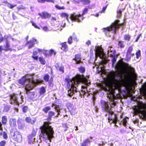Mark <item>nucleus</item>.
Here are the masks:
<instances>
[{
	"instance_id": "f257e3e1",
	"label": "nucleus",
	"mask_w": 146,
	"mask_h": 146,
	"mask_svg": "<svg viewBox=\"0 0 146 146\" xmlns=\"http://www.w3.org/2000/svg\"><path fill=\"white\" fill-rule=\"evenodd\" d=\"M115 69L116 71L120 72L125 76V79L123 80H116L115 79V72H110L108 75V80L98 84V86L102 89L107 90V86H111L112 81L113 82L115 88L119 90L121 89V86L127 87L130 83L135 82L137 76L133 68L128 66L127 64L120 60L117 63Z\"/></svg>"
},
{
	"instance_id": "f03ea898",
	"label": "nucleus",
	"mask_w": 146,
	"mask_h": 146,
	"mask_svg": "<svg viewBox=\"0 0 146 146\" xmlns=\"http://www.w3.org/2000/svg\"><path fill=\"white\" fill-rule=\"evenodd\" d=\"M55 115L54 112L50 111L46 119L48 121L44 122L43 124L40 127V137L43 139H48L51 142L52 139L54 137V131L52 126L50 125L51 124L49 122L52 119V117Z\"/></svg>"
},
{
	"instance_id": "7ed1b4c3",
	"label": "nucleus",
	"mask_w": 146,
	"mask_h": 146,
	"mask_svg": "<svg viewBox=\"0 0 146 146\" xmlns=\"http://www.w3.org/2000/svg\"><path fill=\"white\" fill-rule=\"evenodd\" d=\"M64 81L66 84V88L68 90V95L71 97L74 94V92L76 90L75 85L78 84L80 82H86V79L84 75L78 74L72 79L66 78Z\"/></svg>"
},
{
	"instance_id": "20e7f679",
	"label": "nucleus",
	"mask_w": 146,
	"mask_h": 146,
	"mask_svg": "<svg viewBox=\"0 0 146 146\" xmlns=\"http://www.w3.org/2000/svg\"><path fill=\"white\" fill-rule=\"evenodd\" d=\"M133 109L134 115H138L140 119L146 121V103L139 101L137 105L133 106Z\"/></svg>"
},
{
	"instance_id": "39448f33",
	"label": "nucleus",
	"mask_w": 146,
	"mask_h": 146,
	"mask_svg": "<svg viewBox=\"0 0 146 146\" xmlns=\"http://www.w3.org/2000/svg\"><path fill=\"white\" fill-rule=\"evenodd\" d=\"M101 105L102 110L104 111L109 113V115L108 117V122L111 123H113L116 124L117 121L116 116L114 114V117L112 119L110 115H112L114 114L113 112L111 110V108H110L109 105L106 101H103L101 102Z\"/></svg>"
},
{
	"instance_id": "423d86ee",
	"label": "nucleus",
	"mask_w": 146,
	"mask_h": 146,
	"mask_svg": "<svg viewBox=\"0 0 146 146\" xmlns=\"http://www.w3.org/2000/svg\"><path fill=\"white\" fill-rule=\"evenodd\" d=\"M123 25V24L120 23L119 20H117L113 23L110 27L103 28V31L104 33H106L112 31L113 33H115L116 30Z\"/></svg>"
},
{
	"instance_id": "0eeeda50",
	"label": "nucleus",
	"mask_w": 146,
	"mask_h": 146,
	"mask_svg": "<svg viewBox=\"0 0 146 146\" xmlns=\"http://www.w3.org/2000/svg\"><path fill=\"white\" fill-rule=\"evenodd\" d=\"M29 82L32 85V86L29 85H27L25 87V89L26 92H29V90H32L34 87L38 85L39 83H42V81L41 80H36L35 81L32 79L29 80Z\"/></svg>"
},
{
	"instance_id": "6e6552de",
	"label": "nucleus",
	"mask_w": 146,
	"mask_h": 146,
	"mask_svg": "<svg viewBox=\"0 0 146 146\" xmlns=\"http://www.w3.org/2000/svg\"><path fill=\"white\" fill-rule=\"evenodd\" d=\"M70 18L72 21L78 23H80L84 19V17L81 14H79L76 15L74 13L70 15Z\"/></svg>"
},
{
	"instance_id": "1a4fd4ad",
	"label": "nucleus",
	"mask_w": 146,
	"mask_h": 146,
	"mask_svg": "<svg viewBox=\"0 0 146 146\" xmlns=\"http://www.w3.org/2000/svg\"><path fill=\"white\" fill-rule=\"evenodd\" d=\"M9 96L10 99L9 102L11 104L17 105H19V103L18 101L17 98L14 93L10 94L9 95Z\"/></svg>"
},
{
	"instance_id": "9d476101",
	"label": "nucleus",
	"mask_w": 146,
	"mask_h": 146,
	"mask_svg": "<svg viewBox=\"0 0 146 146\" xmlns=\"http://www.w3.org/2000/svg\"><path fill=\"white\" fill-rule=\"evenodd\" d=\"M95 55L96 56H99L100 58L102 57L104 55L103 49L100 46H96L95 50Z\"/></svg>"
},
{
	"instance_id": "9b49d317",
	"label": "nucleus",
	"mask_w": 146,
	"mask_h": 146,
	"mask_svg": "<svg viewBox=\"0 0 146 146\" xmlns=\"http://www.w3.org/2000/svg\"><path fill=\"white\" fill-rule=\"evenodd\" d=\"M15 129L16 130L13 131V134L12 135V137L14 140L18 142H19L21 140V135L19 132L17 130V129Z\"/></svg>"
},
{
	"instance_id": "f8f14e48",
	"label": "nucleus",
	"mask_w": 146,
	"mask_h": 146,
	"mask_svg": "<svg viewBox=\"0 0 146 146\" xmlns=\"http://www.w3.org/2000/svg\"><path fill=\"white\" fill-rule=\"evenodd\" d=\"M50 77L49 75L48 74H46L44 75L43 78L45 82H48V84L49 86H51V85H53V77H51L50 79L49 80Z\"/></svg>"
},
{
	"instance_id": "ddd939ff",
	"label": "nucleus",
	"mask_w": 146,
	"mask_h": 146,
	"mask_svg": "<svg viewBox=\"0 0 146 146\" xmlns=\"http://www.w3.org/2000/svg\"><path fill=\"white\" fill-rule=\"evenodd\" d=\"M133 50V48L132 46H130L128 48L126 54V57L127 58L130 59L131 57L134 56V53H131V52Z\"/></svg>"
},
{
	"instance_id": "4468645a",
	"label": "nucleus",
	"mask_w": 146,
	"mask_h": 146,
	"mask_svg": "<svg viewBox=\"0 0 146 146\" xmlns=\"http://www.w3.org/2000/svg\"><path fill=\"white\" fill-rule=\"evenodd\" d=\"M38 15L42 19H49L51 16V14L45 11H43L41 13H39Z\"/></svg>"
},
{
	"instance_id": "2eb2a0df",
	"label": "nucleus",
	"mask_w": 146,
	"mask_h": 146,
	"mask_svg": "<svg viewBox=\"0 0 146 146\" xmlns=\"http://www.w3.org/2000/svg\"><path fill=\"white\" fill-rule=\"evenodd\" d=\"M73 59L75 61L76 64H80L83 63V62L81 61V54L80 53L75 54Z\"/></svg>"
},
{
	"instance_id": "dca6fc26",
	"label": "nucleus",
	"mask_w": 146,
	"mask_h": 146,
	"mask_svg": "<svg viewBox=\"0 0 146 146\" xmlns=\"http://www.w3.org/2000/svg\"><path fill=\"white\" fill-rule=\"evenodd\" d=\"M36 42V40L33 39L32 40H29L27 41L26 43V45L28 46L29 48H30L33 47L35 44V42Z\"/></svg>"
},
{
	"instance_id": "f3484780",
	"label": "nucleus",
	"mask_w": 146,
	"mask_h": 146,
	"mask_svg": "<svg viewBox=\"0 0 146 146\" xmlns=\"http://www.w3.org/2000/svg\"><path fill=\"white\" fill-rule=\"evenodd\" d=\"M9 124L10 126L12 127H16V120L15 119L11 118L9 120Z\"/></svg>"
},
{
	"instance_id": "a211bd4d",
	"label": "nucleus",
	"mask_w": 146,
	"mask_h": 146,
	"mask_svg": "<svg viewBox=\"0 0 146 146\" xmlns=\"http://www.w3.org/2000/svg\"><path fill=\"white\" fill-rule=\"evenodd\" d=\"M26 93L28 95V98L32 100L36 97V95L34 92H26Z\"/></svg>"
},
{
	"instance_id": "6ab92c4d",
	"label": "nucleus",
	"mask_w": 146,
	"mask_h": 146,
	"mask_svg": "<svg viewBox=\"0 0 146 146\" xmlns=\"http://www.w3.org/2000/svg\"><path fill=\"white\" fill-rule=\"evenodd\" d=\"M92 142V141L88 139H86L84 140L80 144V146H87L88 144L90 145V143Z\"/></svg>"
},
{
	"instance_id": "aec40b11",
	"label": "nucleus",
	"mask_w": 146,
	"mask_h": 146,
	"mask_svg": "<svg viewBox=\"0 0 146 146\" xmlns=\"http://www.w3.org/2000/svg\"><path fill=\"white\" fill-rule=\"evenodd\" d=\"M26 121L28 123H30L31 124H34L36 121L35 118H34L33 120H32L30 117H27L25 119Z\"/></svg>"
},
{
	"instance_id": "412c9836",
	"label": "nucleus",
	"mask_w": 146,
	"mask_h": 146,
	"mask_svg": "<svg viewBox=\"0 0 146 146\" xmlns=\"http://www.w3.org/2000/svg\"><path fill=\"white\" fill-rule=\"evenodd\" d=\"M4 50L5 51H11L12 49L10 47L8 41H7L6 42V44L4 45Z\"/></svg>"
},
{
	"instance_id": "4be33fe9",
	"label": "nucleus",
	"mask_w": 146,
	"mask_h": 146,
	"mask_svg": "<svg viewBox=\"0 0 146 146\" xmlns=\"http://www.w3.org/2000/svg\"><path fill=\"white\" fill-rule=\"evenodd\" d=\"M26 80V78L25 76L22 77L18 80V83L22 85H24Z\"/></svg>"
},
{
	"instance_id": "5701e85b",
	"label": "nucleus",
	"mask_w": 146,
	"mask_h": 146,
	"mask_svg": "<svg viewBox=\"0 0 146 146\" xmlns=\"http://www.w3.org/2000/svg\"><path fill=\"white\" fill-rule=\"evenodd\" d=\"M143 96L146 95V83L143 86V88L140 90Z\"/></svg>"
},
{
	"instance_id": "b1692460",
	"label": "nucleus",
	"mask_w": 146,
	"mask_h": 146,
	"mask_svg": "<svg viewBox=\"0 0 146 146\" xmlns=\"http://www.w3.org/2000/svg\"><path fill=\"white\" fill-rule=\"evenodd\" d=\"M25 9V7L23 5H21L19 7H17V8L16 12L17 13L21 14L20 13V12H22V10H24Z\"/></svg>"
},
{
	"instance_id": "393cba45",
	"label": "nucleus",
	"mask_w": 146,
	"mask_h": 146,
	"mask_svg": "<svg viewBox=\"0 0 146 146\" xmlns=\"http://www.w3.org/2000/svg\"><path fill=\"white\" fill-rule=\"evenodd\" d=\"M37 2L39 3H44L46 2L48 3H54L55 0H37Z\"/></svg>"
},
{
	"instance_id": "a878e982",
	"label": "nucleus",
	"mask_w": 146,
	"mask_h": 146,
	"mask_svg": "<svg viewBox=\"0 0 146 146\" xmlns=\"http://www.w3.org/2000/svg\"><path fill=\"white\" fill-rule=\"evenodd\" d=\"M7 122V117L6 116H2L1 117V123L3 125H6Z\"/></svg>"
},
{
	"instance_id": "bb28decb",
	"label": "nucleus",
	"mask_w": 146,
	"mask_h": 146,
	"mask_svg": "<svg viewBox=\"0 0 146 146\" xmlns=\"http://www.w3.org/2000/svg\"><path fill=\"white\" fill-rule=\"evenodd\" d=\"M46 92V88L45 87H42L39 89V93L40 95L44 94Z\"/></svg>"
},
{
	"instance_id": "cd10ccee",
	"label": "nucleus",
	"mask_w": 146,
	"mask_h": 146,
	"mask_svg": "<svg viewBox=\"0 0 146 146\" xmlns=\"http://www.w3.org/2000/svg\"><path fill=\"white\" fill-rule=\"evenodd\" d=\"M39 62L42 65H45L46 63V60L42 56H40L38 58Z\"/></svg>"
},
{
	"instance_id": "c85d7f7f",
	"label": "nucleus",
	"mask_w": 146,
	"mask_h": 146,
	"mask_svg": "<svg viewBox=\"0 0 146 146\" xmlns=\"http://www.w3.org/2000/svg\"><path fill=\"white\" fill-rule=\"evenodd\" d=\"M38 52L36 51H33L32 58L34 60H37L38 58V56H36Z\"/></svg>"
},
{
	"instance_id": "c756f323",
	"label": "nucleus",
	"mask_w": 146,
	"mask_h": 146,
	"mask_svg": "<svg viewBox=\"0 0 146 146\" xmlns=\"http://www.w3.org/2000/svg\"><path fill=\"white\" fill-rule=\"evenodd\" d=\"M131 38V36L129 34H125L124 36V39L127 41H130Z\"/></svg>"
},
{
	"instance_id": "7c9ffc66",
	"label": "nucleus",
	"mask_w": 146,
	"mask_h": 146,
	"mask_svg": "<svg viewBox=\"0 0 146 146\" xmlns=\"http://www.w3.org/2000/svg\"><path fill=\"white\" fill-rule=\"evenodd\" d=\"M110 51L109 55L110 57H112L117 55L116 54V51L115 50H111L110 49Z\"/></svg>"
},
{
	"instance_id": "2f4dec72",
	"label": "nucleus",
	"mask_w": 146,
	"mask_h": 146,
	"mask_svg": "<svg viewBox=\"0 0 146 146\" xmlns=\"http://www.w3.org/2000/svg\"><path fill=\"white\" fill-rule=\"evenodd\" d=\"M129 119V118L126 117L125 118H123L122 120L121 121V122L122 123L123 125L125 127L126 125V124L127 123V120Z\"/></svg>"
},
{
	"instance_id": "473e14b6",
	"label": "nucleus",
	"mask_w": 146,
	"mask_h": 146,
	"mask_svg": "<svg viewBox=\"0 0 146 146\" xmlns=\"http://www.w3.org/2000/svg\"><path fill=\"white\" fill-rule=\"evenodd\" d=\"M124 9H122L121 10H119L117 11V17L120 18L122 15V12L124 10Z\"/></svg>"
},
{
	"instance_id": "72a5a7b5",
	"label": "nucleus",
	"mask_w": 146,
	"mask_h": 146,
	"mask_svg": "<svg viewBox=\"0 0 146 146\" xmlns=\"http://www.w3.org/2000/svg\"><path fill=\"white\" fill-rule=\"evenodd\" d=\"M60 15V17L62 18H65L67 21H68V15L67 13H61Z\"/></svg>"
},
{
	"instance_id": "f704fd0d",
	"label": "nucleus",
	"mask_w": 146,
	"mask_h": 146,
	"mask_svg": "<svg viewBox=\"0 0 146 146\" xmlns=\"http://www.w3.org/2000/svg\"><path fill=\"white\" fill-rule=\"evenodd\" d=\"M51 109V108L50 106H46L44 107L42 109V110L45 113L48 112V111Z\"/></svg>"
},
{
	"instance_id": "c9c22d12",
	"label": "nucleus",
	"mask_w": 146,
	"mask_h": 146,
	"mask_svg": "<svg viewBox=\"0 0 146 146\" xmlns=\"http://www.w3.org/2000/svg\"><path fill=\"white\" fill-rule=\"evenodd\" d=\"M22 109L23 112L24 113H26L28 111V106H22Z\"/></svg>"
},
{
	"instance_id": "e433bc0d",
	"label": "nucleus",
	"mask_w": 146,
	"mask_h": 146,
	"mask_svg": "<svg viewBox=\"0 0 146 146\" xmlns=\"http://www.w3.org/2000/svg\"><path fill=\"white\" fill-rule=\"evenodd\" d=\"M90 0H82V3L84 5H88L90 3Z\"/></svg>"
},
{
	"instance_id": "4c0bfd02",
	"label": "nucleus",
	"mask_w": 146,
	"mask_h": 146,
	"mask_svg": "<svg viewBox=\"0 0 146 146\" xmlns=\"http://www.w3.org/2000/svg\"><path fill=\"white\" fill-rule=\"evenodd\" d=\"M49 56H51L52 55H55L56 53V52L54 50L52 49H50L49 51Z\"/></svg>"
},
{
	"instance_id": "58836bf2",
	"label": "nucleus",
	"mask_w": 146,
	"mask_h": 146,
	"mask_svg": "<svg viewBox=\"0 0 146 146\" xmlns=\"http://www.w3.org/2000/svg\"><path fill=\"white\" fill-rule=\"evenodd\" d=\"M113 58L111 60L112 65L113 66V65H114L115 63L116 60V58L117 57V56H114L112 57Z\"/></svg>"
},
{
	"instance_id": "ea45409f",
	"label": "nucleus",
	"mask_w": 146,
	"mask_h": 146,
	"mask_svg": "<svg viewBox=\"0 0 146 146\" xmlns=\"http://www.w3.org/2000/svg\"><path fill=\"white\" fill-rule=\"evenodd\" d=\"M78 69L80 72L81 73H83L85 72V69L84 67L82 66H80L78 68Z\"/></svg>"
},
{
	"instance_id": "a19ab883",
	"label": "nucleus",
	"mask_w": 146,
	"mask_h": 146,
	"mask_svg": "<svg viewBox=\"0 0 146 146\" xmlns=\"http://www.w3.org/2000/svg\"><path fill=\"white\" fill-rule=\"evenodd\" d=\"M60 45L62 47L64 48V50H66L68 48V46L65 42H63L61 43Z\"/></svg>"
},
{
	"instance_id": "79ce46f5",
	"label": "nucleus",
	"mask_w": 146,
	"mask_h": 146,
	"mask_svg": "<svg viewBox=\"0 0 146 146\" xmlns=\"http://www.w3.org/2000/svg\"><path fill=\"white\" fill-rule=\"evenodd\" d=\"M10 106L8 105H5L4 107L3 111L5 112H8L9 110Z\"/></svg>"
},
{
	"instance_id": "37998d69",
	"label": "nucleus",
	"mask_w": 146,
	"mask_h": 146,
	"mask_svg": "<svg viewBox=\"0 0 146 146\" xmlns=\"http://www.w3.org/2000/svg\"><path fill=\"white\" fill-rule=\"evenodd\" d=\"M123 41H119L118 45L121 48H123L124 47L125 45Z\"/></svg>"
},
{
	"instance_id": "c03bdc74",
	"label": "nucleus",
	"mask_w": 146,
	"mask_h": 146,
	"mask_svg": "<svg viewBox=\"0 0 146 146\" xmlns=\"http://www.w3.org/2000/svg\"><path fill=\"white\" fill-rule=\"evenodd\" d=\"M136 58L137 59H138L141 56V51L139 50L136 52Z\"/></svg>"
},
{
	"instance_id": "a18cd8bd",
	"label": "nucleus",
	"mask_w": 146,
	"mask_h": 146,
	"mask_svg": "<svg viewBox=\"0 0 146 146\" xmlns=\"http://www.w3.org/2000/svg\"><path fill=\"white\" fill-rule=\"evenodd\" d=\"M31 23L32 24L33 26L35 28L38 29H40V28L38 26L36 23H34L33 21H31Z\"/></svg>"
},
{
	"instance_id": "49530a36",
	"label": "nucleus",
	"mask_w": 146,
	"mask_h": 146,
	"mask_svg": "<svg viewBox=\"0 0 146 146\" xmlns=\"http://www.w3.org/2000/svg\"><path fill=\"white\" fill-rule=\"evenodd\" d=\"M68 42L69 44H71L72 42V36H70L68 39Z\"/></svg>"
},
{
	"instance_id": "de8ad7c7",
	"label": "nucleus",
	"mask_w": 146,
	"mask_h": 146,
	"mask_svg": "<svg viewBox=\"0 0 146 146\" xmlns=\"http://www.w3.org/2000/svg\"><path fill=\"white\" fill-rule=\"evenodd\" d=\"M6 143V142L5 140H2L0 142V146H5Z\"/></svg>"
},
{
	"instance_id": "09e8293b",
	"label": "nucleus",
	"mask_w": 146,
	"mask_h": 146,
	"mask_svg": "<svg viewBox=\"0 0 146 146\" xmlns=\"http://www.w3.org/2000/svg\"><path fill=\"white\" fill-rule=\"evenodd\" d=\"M58 70L59 71L62 72V73L64 72V66H60L58 68Z\"/></svg>"
},
{
	"instance_id": "8fccbe9b",
	"label": "nucleus",
	"mask_w": 146,
	"mask_h": 146,
	"mask_svg": "<svg viewBox=\"0 0 146 146\" xmlns=\"http://www.w3.org/2000/svg\"><path fill=\"white\" fill-rule=\"evenodd\" d=\"M55 7L56 9L58 10L64 9H65V7L64 6L60 7L58 5H56Z\"/></svg>"
},
{
	"instance_id": "3c124183",
	"label": "nucleus",
	"mask_w": 146,
	"mask_h": 146,
	"mask_svg": "<svg viewBox=\"0 0 146 146\" xmlns=\"http://www.w3.org/2000/svg\"><path fill=\"white\" fill-rule=\"evenodd\" d=\"M88 11V9L87 8H85L83 10L82 13L81 15H82V17H83V16L84 15L85 13H86Z\"/></svg>"
},
{
	"instance_id": "603ef678",
	"label": "nucleus",
	"mask_w": 146,
	"mask_h": 146,
	"mask_svg": "<svg viewBox=\"0 0 146 146\" xmlns=\"http://www.w3.org/2000/svg\"><path fill=\"white\" fill-rule=\"evenodd\" d=\"M3 137L4 139H7L8 138L7 135L5 131L3 132Z\"/></svg>"
},
{
	"instance_id": "864d4df0",
	"label": "nucleus",
	"mask_w": 146,
	"mask_h": 146,
	"mask_svg": "<svg viewBox=\"0 0 146 146\" xmlns=\"http://www.w3.org/2000/svg\"><path fill=\"white\" fill-rule=\"evenodd\" d=\"M82 0H73V2L75 4H79L82 3Z\"/></svg>"
},
{
	"instance_id": "5fc2aeb1",
	"label": "nucleus",
	"mask_w": 146,
	"mask_h": 146,
	"mask_svg": "<svg viewBox=\"0 0 146 146\" xmlns=\"http://www.w3.org/2000/svg\"><path fill=\"white\" fill-rule=\"evenodd\" d=\"M107 6H106L104 7H103V8L102 9V10L101 11H100V13H104V11H106V8H107Z\"/></svg>"
},
{
	"instance_id": "6e6d98bb",
	"label": "nucleus",
	"mask_w": 146,
	"mask_h": 146,
	"mask_svg": "<svg viewBox=\"0 0 146 146\" xmlns=\"http://www.w3.org/2000/svg\"><path fill=\"white\" fill-rule=\"evenodd\" d=\"M4 40V38L2 36V35L0 32V42H2Z\"/></svg>"
},
{
	"instance_id": "4d7b16f0",
	"label": "nucleus",
	"mask_w": 146,
	"mask_h": 146,
	"mask_svg": "<svg viewBox=\"0 0 146 146\" xmlns=\"http://www.w3.org/2000/svg\"><path fill=\"white\" fill-rule=\"evenodd\" d=\"M62 127L65 128L64 131H66L67 130L68 128V126L65 123H64L62 125Z\"/></svg>"
},
{
	"instance_id": "13d9d810",
	"label": "nucleus",
	"mask_w": 146,
	"mask_h": 146,
	"mask_svg": "<svg viewBox=\"0 0 146 146\" xmlns=\"http://www.w3.org/2000/svg\"><path fill=\"white\" fill-rule=\"evenodd\" d=\"M141 36V34H140L137 36L136 39L135 41L136 42H137L138 41L139 39L140 36Z\"/></svg>"
},
{
	"instance_id": "bf43d9fd",
	"label": "nucleus",
	"mask_w": 146,
	"mask_h": 146,
	"mask_svg": "<svg viewBox=\"0 0 146 146\" xmlns=\"http://www.w3.org/2000/svg\"><path fill=\"white\" fill-rule=\"evenodd\" d=\"M4 3H7L8 4V5H7V7L9 8L10 9V7H11V4L10 3H8L7 1H4V2H3Z\"/></svg>"
},
{
	"instance_id": "052dcab7",
	"label": "nucleus",
	"mask_w": 146,
	"mask_h": 146,
	"mask_svg": "<svg viewBox=\"0 0 146 146\" xmlns=\"http://www.w3.org/2000/svg\"><path fill=\"white\" fill-rule=\"evenodd\" d=\"M42 29L45 31L48 30V27L46 26H44L42 27Z\"/></svg>"
},
{
	"instance_id": "680f3d73",
	"label": "nucleus",
	"mask_w": 146,
	"mask_h": 146,
	"mask_svg": "<svg viewBox=\"0 0 146 146\" xmlns=\"http://www.w3.org/2000/svg\"><path fill=\"white\" fill-rule=\"evenodd\" d=\"M91 44V42L90 40H88L86 42V44H87L88 46H89V45H90Z\"/></svg>"
},
{
	"instance_id": "e2e57ef3",
	"label": "nucleus",
	"mask_w": 146,
	"mask_h": 146,
	"mask_svg": "<svg viewBox=\"0 0 146 146\" xmlns=\"http://www.w3.org/2000/svg\"><path fill=\"white\" fill-rule=\"evenodd\" d=\"M111 95H112V98H113V99H115V98H116V97L113 94V92H111Z\"/></svg>"
},
{
	"instance_id": "0e129e2a",
	"label": "nucleus",
	"mask_w": 146,
	"mask_h": 146,
	"mask_svg": "<svg viewBox=\"0 0 146 146\" xmlns=\"http://www.w3.org/2000/svg\"><path fill=\"white\" fill-rule=\"evenodd\" d=\"M43 54L45 57L49 56V53H47L46 52H44L43 53Z\"/></svg>"
},
{
	"instance_id": "69168bd1",
	"label": "nucleus",
	"mask_w": 146,
	"mask_h": 146,
	"mask_svg": "<svg viewBox=\"0 0 146 146\" xmlns=\"http://www.w3.org/2000/svg\"><path fill=\"white\" fill-rule=\"evenodd\" d=\"M17 6L16 5H12L11 4V7L10 9H12L15 7H16Z\"/></svg>"
},
{
	"instance_id": "338daca9",
	"label": "nucleus",
	"mask_w": 146,
	"mask_h": 146,
	"mask_svg": "<svg viewBox=\"0 0 146 146\" xmlns=\"http://www.w3.org/2000/svg\"><path fill=\"white\" fill-rule=\"evenodd\" d=\"M37 50L38 52H42L43 51V50L41 49L37 48Z\"/></svg>"
},
{
	"instance_id": "774afa93",
	"label": "nucleus",
	"mask_w": 146,
	"mask_h": 146,
	"mask_svg": "<svg viewBox=\"0 0 146 146\" xmlns=\"http://www.w3.org/2000/svg\"><path fill=\"white\" fill-rule=\"evenodd\" d=\"M12 17H13V19L14 20L16 19V18H17V17L16 16H15V15H14V14H13Z\"/></svg>"
}]
</instances>
